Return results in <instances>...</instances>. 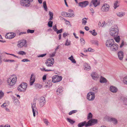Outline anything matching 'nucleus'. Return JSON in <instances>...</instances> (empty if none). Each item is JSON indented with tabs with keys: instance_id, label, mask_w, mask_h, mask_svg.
Returning <instances> with one entry per match:
<instances>
[{
	"instance_id": "obj_1",
	"label": "nucleus",
	"mask_w": 127,
	"mask_h": 127,
	"mask_svg": "<svg viewBox=\"0 0 127 127\" xmlns=\"http://www.w3.org/2000/svg\"><path fill=\"white\" fill-rule=\"evenodd\" d=\"M119 31L118 26L115 25L112 27L110 29V33L111 36L115 37L118 36Z\"/></svg>"
},
{
	"instance_id": "obj_2",
	"label": "nucleus",
	"mask_w": 127,
	"mask_h": 127,
	"mask_svg": "<svg viewBox=\"0 0 127 127\" xmlns=\"http://www.w3.org/2000/svg\"><path fill=\"white\" fill-rule=\"evenodd\" d=\"M17 77L15 75H13L7 80L8 84L10 86L14 85L17 81Z\"/></svg>"
},
{
	"instance_id": "obj_3",
	"label": "nucleus",
	"mask_w": 127,
	"mask_h": 127,
	"mask_svg": "<svg viewBox=\"0 0 127 127\" xmlns=\"http://www.w3.org/2000/svg\"><path fill=\"white\" fill-rule=\"evenodd\" d=\"M27 84L26 83H22L18 87V90L20 92H24L27 88Z\"/></svg>"
},
{
	"instance_id": "obj_4",
	"label": "nucleus",
	"mask_w": 127,
	"mask_h": 127,
	"mask_svg": "<svg viewBox=\"0 0 127 127\" xmlns=\"http://www.w3.org/2000/svg\"><path fill=\"white\" fill-rule=\"evenodd\" d=\"M36 102L34 101L32 103V108L33 113V116L35 117V113H38L37 109L36 106Z\"/></svg>"
},
{
	"instance_id": "obj_5",
	"label": "nucleus",
	"mask_w": 127,
	"mask_h": 127,
	"mask_svg": "<svg viewBox=\"0 0 127 127\" xmlns=\"http://www.w3.org/2000/svg\"><path fill=\"white\" fill-rule=\"evenodd\" d=\"M54 63V59L53 58L48 59L45 62L46 65L48 67L52 66Z\"/></svg>"
},
{
	"instance_id": "obj_6",
	"label": "nucleus",
	"mask_w": 127,
	"mask_h": 127,
	"mask_svg": "<svg viewBox=\"0 0 127 127\" xmlns=\"http://www.w3.org/2000/svg\"><path fill=\"white\" fill-rule=\"evenodd\" d=\"M62 79V77L61 76L55 75L54 76L52 77L53 82L55 83L61 81Z\"/></svg>"
},
{
	"instance_id": "obj_7",
	"label": "nucleus",
	"mask_w": 127,
	"mask_h": 127,
	"mask_svg": "<svg viewBox=\"0 0 127 127\" xmlns=\"http://www.w3.org/2000/svg\"><path fill=\"white\" fill-rule=\"evenodd\" d=\"M20 3L22 5L26 7H28L30 5V2L28 0H21Z\"/></svg>"
},
{
	"instance_id": "obj_8",
	"label": "nucleus",
	"mask_w": 127,
	"mask_h": 127,
	"mask_svg": "<svg viewBox=\"0 0 127 127\" xmlns=\"http://www.w3.org/2000/svg\"><path fill=\"white\" fill-rule=\"evenodd\" d=\"M110 6L106 3H104L101 8V10L103 12H107L109 9Z\"/></svg>"
},
{
	"instance_id": "obj_9",
	"label": "nucleus",
	"mask_w": 127,
	"mask_h": 127,
	"mask_svg": "<svg viewBox=\"0 0 127 127\" xmlns=\"http://www.w3.org/2000/svg\"><path fill=\"white\" fill-rule=\"evenodd\" d=\"M95 97V95L92 92H89L87 95V99L90 101L94 100Z\"/></svg>"
},
{
	"instance_id": "obj_10",
	"label": "nucleus",
	"mask_w": 127,
	"mask_h": 127,
	"mask_svg": "<svg viewBox=\"0 0 127 127\" xmlns=\"http://www.w3.org/2000/svg\"><path fill=\"white\" fill-rule=\"evenodd\" d=\"M114 40L113 39H109L106 41V45L107 47H111L114 43Z\"/></svg>"
},
{
	"instance_id": "obj_11",
	"label": "nucleus",
	"mask_w": 127,
	"mask_h": 127,
	"mask_svg": "<svg viewBox=\"0 0 127 127\" xmlns=\"http://www.w3.org/2000/svg\"><path fill=\"white\" fill-rule=\"evenodd\" d=\"M26 42V40H21L18 42L17 46L19 47H22L25 45Z\"/></svg>"
},
{
	"instance_id": "obj_12",
	"label": "nucleus",
	"mask_w": 127,
	"mask_h": 127,
	"mask_svg": "<svg viewBox=\"0 0 127 127\" xmlns=\"http://www.w3.org/2000/svg\"><path fill=\"white\" fill-rule=\"evenodd\" d=\"M15 35V33H8L5 35L6 38L10 39L14 38Z\"/></svg>"
},
{
	"instance_id": "obj_13",
	"label": "nucleus",
	"mask_w": 127,
	"mask_h": 127,
	"mask_svg": "<svg viewBox=\"0 0 127 127\" xmlns=\"http://www.w3.org/2000/svg\"><path fill=\"white\" fill-rule=\"evenodd\" d=\"M45 98L43 97H40V100L39 104L40 107H42L45 105Z\"/></svg>"
},
{
	"instance_id": "obj_14",
	"label": "nucleus",
	"mask_w": 127,
	"mask_h": 127,
	"mask_svg": "<svg viewBox=\"0 0 127 127\" xmlns=\"http://www.w3.org/2000/svg\"><path fill=\"white\" fill-rule=\"evenodd\" d=\"M118 45L117 44H113L110 47V49L112 51H115L118 50Z\"/></svg>"
},
{
	"instance_id": "obj_15",
	"label": "nucleus",
	"mask_w": 127,
	"mask_h": 127,
	"mask_svg": "<svg viewBox=\"0 0 127 127\" xmlns=\"http://www.w3.org/2000/svg\"><path fill=\"white\" fill-rule=\"evenodd\" d=\"M88 124L87 122H86V121H84L79 123L78 124V127H82L84 126L85 127H87L89 126V124Z\"/></svg>"
},
{
	"instance_id": "obj_16",
	"label": "nucleus",
	"mask_w": 127,
	"mask_h": 127,
	"mask_svg": "<svg viewBox=\"0 0 127 127\" xmlns=\"http://www.w3.org/2000/svg\"><path fill=\"white\" fill-rule=\"evenodd\" d=\"M89 2L88 1H85L80 2L79 3V5L82 8L85 7L87 6Z\"/></svg>"
},
{
	"instance_id": "obj_17",
	"label": "nucleus",
	"mask_w": 127,
	"mask_h": 127,
	"mask_svg": "<svg viewBox=\"0 0 127 127\" xmlns=\"http://www.w3.org/2000/svg\"><path fill=\"white\" fill-rule=\"evenodd\" d=\"M97 121L95 119H91L89 120L88 122V123L89 124V126L93 125L94 124L97 123Z\"/></svg>"
},
{
	"instance_id": "obj_18",
	"label": "nucleus",
	"mask_w": 127,
	"mask_h": 127,
	"mask_svg": "<svg viewBox=\"0 0 127 127\" xmlns=\"http://www.w3.org/2000/svg\"><path fill=\"white\" fill-rule=\"evenodd\" d=\"M35 81V77L33 74H32L31 76L30 79V84L31 85H32Z\"/></svg>"
},
{
	"instance_id": "obj_19",
	"label": "nucleus",
	"mask_w": 127,
	"mask_h": 127,
	"mask_svg": "<svg viewBox=\"0 0 127 127\" xmlns=\"http://www.w3.org/2000/svg\"><path fill=\"white\" fill-rule=\"evenodd\" d=\"M91 3L93 4L95 7L99 5L100 4V2L97 0H92Z\"/></svg>"
},
{
	"instance_id": "obj_20",
	"label": "nucleus",
	"mask_w": 127,
	"mask_h": 127,
	"mask_svg": "<svg viewBox=\"0 0 127 127\" xmlns=\"http://www.w3.org/2000/svg\"><path fill=\"white\" fill-rule=\"evenodd\" d=\"M91 76L95 80H97L98 77V76L97 73L95 72H93Z\"/></svg>"
},
{
	"instance_id": "obj_21",
	"label": "nucleus",
	"mask_w": 127,
	"mask_h": 127,
	"mask_svg": "<svg viewBox=\"0 0 127 127\" xmlns=\"http://www.w3.org/2000/svg\"><path fill=\"white\" fill-rule=\"evenodd\" d=\"M118 54L119 59L120 60H122L124 56L123 52L122 51H120L118 53Z\"/></svg>"
},
{
	"instance_id": "obj_22",
	"label": "nucleus",
	"mask_w": 127,
	"mask_h": 127,
	"mask_svg": "<svg viewBox=\"0 0 127 127\" xmlns=\"http://www.w3.org/2000/svg\"><path fill=\"white\" fill-rule=\"evenodd\" d=\"M110 91L113 93H116L118 91V89L115 87L113 86H111L110 87Z\"/></svg>"
},
{
	"instance_id": "obj_23",
	"label": "nucleus",
	"mask_w": 127,
	"mask_h": 127,
	"mask_svg": "<svg viewBox=\"0 0 127 127\" xmlns=\"http://www.w3.org/2000/svg\"><path fill=\"white\" fill-rule=\"evenodd\" d=\"M84 68L85 70H89L91 69V67L87 63H85L84 65Z\"/></svg>"
},
{
	"instance_id": "obj_24",
	"label": "nucleus",
	"mask_w": 127,
	"mask_h": 127,
	"mask_svg": "<svg viewBox=\"0 0 127 127\" xmlns=\"http://www.w3.org/2000/svg\"><path fill=\"white\" fill-rule=\"evenodd\" d=\"M91 92H92L95 95V94L98 91V88H97L96 87H95L91 89Z\"/></svg>"
},
{
	"instance_id": "obj_25",
	"label": "nucleus",
	"mask_w": 127,
	"mask_h": 127,
	"mask_svg": "<svg viewBox=\"0 0 127 127\" xmlns=\"http://www.w3.org/2000/svg\"><path fill=\"white\" fill-rule=\"evenodd\" d=\"M63 91L62 88L61 87H60L57 89L56 92L58 95H61L62 94Z\"/></svg>"
},
{
	"instance_id": "obj_26",
	"label": "nucleus",
	"mask_w": 127,
	"mask_h": 127,
	"mask_svg": "<svg viewBox=\"0 0 127 127\" xmlns=\"http://www.w3.org/2000/svg\"><path fill=\"white\" fill-rule=\"evenodd\" d=\"M116 14L120 17H122L125 15V13L123 12H120L117 13Z\"/></svg>"
},
{
	"instance_id": "obj_27",
	"label": "nucleus",
	"mask_w": 127,
	"mask_h": 127,
	"mask_svg": "<svg viewBox=\"0 0 127 127\" xmlns=\"http://www.w3.org/2000/svg\"><path fill=\"white\" fill-rule=\"evenodd\" d=\"M100 82L102 83H106L107 81L106 79L102 76H101L100 80Z\"/></svg>"
},
{
	"instance_id": "obj_28",
	"label": "nucleus",
	"mask_w": 127,
	"mask_h": 127,
	"mask_svg": "<svg viewBox=\"0 0 127 127\" xmlns=\"http://www.w3.org/2000/svg\"><path fill=\"white\" fill-rule=\"evenodd\" d=\"M62 15L64 17H69V13L65 12H62L61 13Z\"/></svg>"
},
{
	"instance_id": "obj_29",
	"label": "nucleus",
	"mask_w": 127,
	"mask_h": 127,
	"mask_svg": "<svg viewBox=\"0 0 127 127\" xmlns=\"http://www.w3.org/2000/svg\"><path fill=\"white\" fill-rule=\"evenodd\" d=\"M105 23V22L104 21H103L102 22L99 21L98 22V26L99 27H103L104 26Z\"/></svg>"
},
{
	"instance_id": "obj_30",
	"label": "nucleus",
	"mask_w": 127,
	"mask_h": 127,
	"mask_svg": "<svg viewBox=\"0 0 127 127\" xmlns=\"http://www.w3.org/2000/svg\"><path fill=\"white\" fill-rule=\"evenodd\" d=\"M68 59L71 60L73 63H76V61L75 59L73 58V56L72 55H71L70 57H69L68 58Z\"/></svg>"
},
{
	"instance_id": "obj_31",
	"label": "nucleus",
	"mask_w": 127,
	"mask_h": 127,
	"mask_svg": "<svg viewBox=\"0 0 127 127\" xmlns=\"http://www.w3.org/2000/svg\"><path fill=\"white\" fill-rule=\"evenodd\" d=\"M49 14L50 16L49 20L50 21L52 20L53 19V14L52 12L50 11H49Z\"/></svg>"
},
{
	"instance_id": "obj_32",
	"label": "nucleus",
	"mask_w": 127,
	"mask_h": 127,
	"mask_svg": "<svg viewBox=\"0 0 127 127\" xmlns=\"http://www.w3.org/2000/svg\"><path fill=\"white\" fill-rule=\"evenodd\" d=\"M66 119L67 121L71 124H73L75 122V121L69 118H67Z\"/></svg>"
},
{
	"instance_id": "obj_33",
	"label": "nucleus",
	"mask_w": 127,
	"mask_h": 127,
	"mask_svg": "<svg viewBox=\"0 0 127 127\" xmlns=\"http://www.w3.org/2000/svg\"><path fill=\"white\" fill-rule=\"evenodd\" d=\"M114 38L116 41L117 42H119L120 40V37L119 36L114 37Z\"/></svg>"
},
{
	"instance_id": "obj_34",
	"label": "nucleus",
	"mask_w": 127,
	"mask_h": 127,
	"mask_svg": "<svg viewBox=\"0 0 127 127\" xmlns=\"http://www.w3.org/2000/svg\"><path fill=\"white\" fill-rule=\"evenodd\" d=\"M88 18H83L82 19V24L84 25H85L86 23L87 22V20Z\"/></svg>"
},
{
	"instance_id": "obj_35",
	"label": "nucleus",
	"mask_w": 127,
	"mask_h": 127,
	"mask_svg": "<svg viewBox=\"0 0 127 127\" xmlns=\"http://www.w3.org/2000/svg\"><path fill=\"white\" fill-rule=\"evenodd\" d=\"M90 32L91 33L92 35L94 36H96L97 34V33L95 32V30H93V31H90Z\"/></svg>"
},
{
	"instance_id": "obj_36",
	"label": "nucleus",
	"mask_w": 127,
	"mask_h": 127,
	"mask_svg": "<svg viewBox=\"0 0 127 127\" xmlns=\"http://www.w3.org/2000/svg\"><path fill=\"white\" fill-rule=\"evenodd\" d=\"M110 120L113 121L114 124H116L117 123V120L115 118H111L110 119Z\"/></svg>"
},
{
	"instance_id": "obj_37",
	"label": "nucleus",
	"mask_w": 127,
	"mask_h": 127,
	"mask_svg": "<svg viewBox=\"0 0 127 127\" xmlns=\"http://www.w3.org/2000/svg\"><path fill=\"white\" fill-rule=\"evenodd\" d=\"M43 7H44L45 10L46 11H47V7L46 5V1H43Z\"/></svg>"
},
{
	"instance_id": "obj_38",
	"label": "nucleus",
	"mask_w": 127,
	"mask_h": 127,
	"mask_svg": "<svg viewBox=\"0 0 127 127\" xmlns=\"http://www.w3.org/2000/svg\"><path fill=\"white\" fill-rule=\"evenodd\" d=\"M42 87V85L40 84H37L35 86V88L37 89H40Z\"/></svg>"
},
{
	"instance_id": "obj_39",
	"label": "nucleus",
	"mask_w": 127,
	"mask_h": 127,
	"mask_svg": "<svg viewBox=\"0 0 127 127\" xmlns=\"http://www.w3.org/2000/svg\"><path fill=\"white\" fill-rule=\"evenodd\" d=\"M40 69L41 71H53V70L52 69H46L45 68H41Z\"/></svg>"
},
{
	"instance_id": "obj_40",
	"label": "nucleus",
	"mask_w": 127,
	"mask_h": 127,
	"mask_svg": "<svg viewBox=\"0 0 127 127\" xmlns=\"http://www.w3.org/2000/svg\"><path fill=\"white\" fill-rule=\"evenodd\" d=\"M123 82L124 83L127 84V76L124 78Z\"/></svg>"
},
{
	"instance_id": "obj_41",
	"label": "nucleus",
	"mask_w": 127,
	"mask_h": 127,
	"mask_svg": "<svg viewBox=\"0 0 127 127\" xmlns=\"http://www.w3.org/2000/svg\"><path fill=\"white\" fill-rule=\"evenodd\" d=\"M77 112V111L76 110H74L71 111L69 113V115H71Z\"/></svg>"
},
{
	"instance_id": "obj_42",
	"label": "nucleus",
	"mask_w": 127,
	"mask_h": 127,
	"mask_svg": "<svg viewBox=\"0 0 127 127\" xmlns=\"http://www.w3.org/2000/svg\"><path fill=\"white\" fill-rule=\"evenodd\" d=\"M93 115L91 113H90L88 114L87 119L88 120L92 118Z\"/></svg>"
},
{
	"instance_id": "obj_43",
	"label": "nucleus",
	"mask_w": 127,
	"mask_h": 127,
	"mask_svg": "<svg viewBox=\"0 0 127 127\" xmlns=\"http://www.w3.org/2000/svg\"><path fill=\"white\" fill-rule=\"evenodd\" d=\"M3 61L4 62H10V63L13 62H14L15 61V60H7V59L4 60H3Z\"/></svg>"
},
{
	"instance_id": "obj_44",
	"label": "nucleus",
	"mask_w": 127,
	"mask_h": 127,
	"mask_svg": "<svg viewBox=\"0 0 127 127\" xmlns=\"http://www.w3.org/2000/svg\"><path fill=\"white\" fill-rule=\"evenodd\" d=\"M80 42L82 45H84L85 43V41L83 38H81L80 39Z\"/></svg>"
},
{
	"instance_id": "obj_45",
	"label": "nucleus",
	"mask_w": 127,
	"mask_h": 127,
	"mask_svg": "<svg viewBox=\"0 0 127 127\" xmlns=\"http://www.w3.org/2000/svg\"><path fill=\"white\" fill-rule=\"evenodd\" d=\"M71 42L70 41H68L67 39L66 41L65 45L66 46H69L70 45Z\"/></svg>"
},
{
	"instance_id": "obj_46",
	"label": "nucleus",
	"mask_w": 127,
	"mask_h": 127,
	"mask_svg": "<svg viewBox=\"0 0 127 127\" xmlns=\"http://www.w3.org/2000/svg\"><path fill=\"white\" fill-rule=\"evenodd\" d=\"M119 5L117 1H116L114 4V7L115 9Z\"/></svg>"
},
{
	"instance_id": "obj_47",
	"label": "nucleus",
	"mask_w": 127,
	"mask_h": 127,
	"mask_svg": "<svg viewBox=\"0 0 127 127\" xmlns=\"http://www.w3.org/2000/svg\"><path fill=\"white\" fill-rule=\"evenodd\" d=\"M18 54L20 55H25L26 54V53L25 52L21 51L18 52Z\"/></svg>"
},
{
	"instance_id": "obj_48",
	"label": "nucleus",
	"mask_w": 127,
	"mask_h": 127,
	"mask_svg": "<svg viewBox=\"0 0 127 127\" xmlns=\"http://www.w3.org/2000/svg\"><path fill=\"white\" fill-rule=\"evenodd\" d=\"M92 43L96 45H98V41L96 40H92Z\"/></svg>"
},
{
	"instance_id": "obj_49",
	"label": "nucleus",
	"mask_w": 127,
	"mask_h": 127,
	"mask_svg": "<svg viewBox=\"0 0 127 127\" xmlns=\"http://www.w3.org/2000/svg\"><path fill=\"white\" fill-rule=\"evenodd\" d=\"M34 32V30H31L28 29L27 30V32L28 33H33Z\"/></svg>"
},
{
	"instance_id": "obj_50",
	"label": "nucleus",
	"mask_w": 127,
	"mask_h": 127,
	"mask_svg": "<svg viewBox=\"0 0 127 127\" xmlns=\"http://www.w3.org/2000/svg\"><path fill=\"white\" fill-rule=\"evenodd\" d=\"M53 22L52 21H49L48 23V26L50 27H52V26Z\"/></svg>"
},
{
	"instance_id": "obj_51",
	"label": "nucleus",
	"mask_w": 127,
	"mask_h": 127,
	"mask_svg": "<svg viewBox=\"0 0 127 127\" xmlns=\"http://www.w3.org/2000/svg\"><path fill=\"white\" fill-rule=\"evenodd\" d=\"M4 96V93L1 91H0V99H1Z\"/></svg>"
},
{
	"instance_id": "obj_52",
	"label": "nucleus",
	"mask_w": 127,
	"mask_h": 127,
	"mask_svg": "<svg viewBox=\"0 0 127 127\" xmlns=\"http://www.w3.org/2000/svg\"><path fill=\"white\" fill-rule=\"evenodd\" d=\"M63 29H61L60 30H58L57 31H56L57 33V34H59V33H61L62 32Z\"/></svg>"
},
{
	"instance_id": "obj_53",
	"label": "nucleus",
	"mask_w": 127,
	"mask_h": 127,
	"mask_svg": "<svg viewBox=\"0 0 127 127\" xmlns=\"http://www.w3.org/2000/svg\"><path fill=\"white\" fill-rule=\"evenodd\" d=\"M53 29L54 30L55 32H56V31H57V28L56 25H55L53 27Z\"/></svg>"
},
{
	"instance_id": "obj_54",
	"label": "nucleus",
	"mask_w": 127,
	"mask_h": 127,
	"mask_svg": "<svg viewBox=\"0 0 127 127\" xmlns=\"http://www.w3.org/2000/svg\"><path fill=\"white\" fill-rule=\"evenodd\" d=\"M21 61L22 62H29V61H29V60L27 59H23Z\"/></svg>"
},
{
	"instance_id": "obj_55",
	"label": "nucleus",
	"mask_w": 127,
	"mask_h": 127,
	"mask_svg": "<svg viewBox=\"0 0 127 127\" xmlns=\"http://www.w3.org/2000/svg\"><path fill=\"white\" fill-rule=\"evenodd\" d=\"M46 54H43L40 55H38V57H43L44 56H45L46 55Z\"/></svg>"
},
{
	"instance_id": "obj_56",
	"label": "nucleus",
	"mask_w": 127,
	"mask_h": 127,
	"mask_svg": "<svg viewBox=\"0 0 127 127\" xmlns=\"http://www.w3.org/2000/svg\"><path fill=\"white\" fill-rule=\"evenodd\" d=\"M124 103L125 104L127 105V98H125L124 100Z\"/></svg>"
},
{
	"instance_id": "obj_57",
	"label": "nucleus",
	"mask_w": 127,
	"mask_h": 127,
	"mask_svg": "<svg viewBox=\"0 0 127 127\" xmlns=\"http://www.w3.org/2000/svg\"><path fill=\"white\" fill-rule=\"evenodd\" d=\"M43 121L44 123L47 125H48V122L47 120L46 119H44L43 120Z\"/></svg>"
},
{
	"instance_id": "obj_58",
	"label": "nucleus",
	"mask_w": 127,
	"mask_h": 127,
	"mask_svg": "<svg viewBox=\"0 0 127 127\" xmlns=\"http://www.w3.org/2000/svg\"><path fill=\"white\" fill-rule=\"evenodd\" d=\"M68 34L67 33L64 32L63 34V37H65Z\"/></svg>"
},
{
	"instance_id": "obj_59",
	"label": "nucleus",
	"mask_w": 127,
	"mask_h": 127,
	"mask_svg": "<svg viewBox=\"0 0 127 127\" xmlns=\"http://www.w3.org/2000/svg\"><path fill=\"white\" fill-rule=\"evenodd\" d=\"M69 17H73L74 16V15L72 13H69Z\"/></svg>"
},
{
	"instance_id": "obj_60",
	"label": "nucleus",
	"mask_w": 127,
	"mask_h": 127,
	"mask_svg": "<svg viewBox=\"0 0 127 127\" xmlns=\"http://www.w3.org/2000/svg\"><path fill=\"white\" fill-rule=\"evenodd\" d=\"M6 105V103H4L1 105V107L2 108H3L5 107Z\"/></svg>"
},
{
	"instance_id": "obj_61",
	"label": "nucleus",
	"mask_w": 127,
	"mask_h": 127,
	"mask_svg": "<svg viewBox=\"0 0 127 127\" xmlns=\"http://www.w3.org/2000/svg\"><path fill=\"white\" fill-rule=\"evenodd\" d=\"M64 20L65 22L66 23V24H70V22L69 21H67V20L65 19H64Z\"/></svg>"
},
{
	"instance_id": "obj_62",
	"label": "nucleus",
	"mask_w": 127,
	"mask_h": 127,
	"mask_svg": "<svg viewBox=\"0 0 127 127\" xmlns=\"http://www.w3.org/2000/svg\"><path fill=\"white\" fill-rule=\"evenodd\" d=\"M124 45V41H123L121 43V44L120 45V48L122 47Z\"/></svg>"
},
{
	"instance_id": "obj_63",
	"label": "nucleus",
	"mask_w": 127,
	"mask_h": 127,
	"mask_svg": "<svg viewBox=\"0 0 127 127\" xmlns=\"http://www.w3.org/2000/svg\"><path fill=\"white\" fill-rule=\"evenodd\" d=\"M90 10L91 11V12L92 13H93V14H94V13L95 12H94V10L93 8H91L90 9Z\"/></svg>"
},
{
	"instance_id": "obj_64",
	"label": "nucleus",
	"mask_w": 127,
	"mask_h": 127,
	"mask_svg": "<svg viewBox=\"0 0 127 127\" xmlns=\"http://www.w3.org/2000/svg\"><path fill=\"white\" fill-rule=\"evenodd\" d=\"M46 75H44L42 79L43 80H46Z\"/></svg>"
}]
</instances>
